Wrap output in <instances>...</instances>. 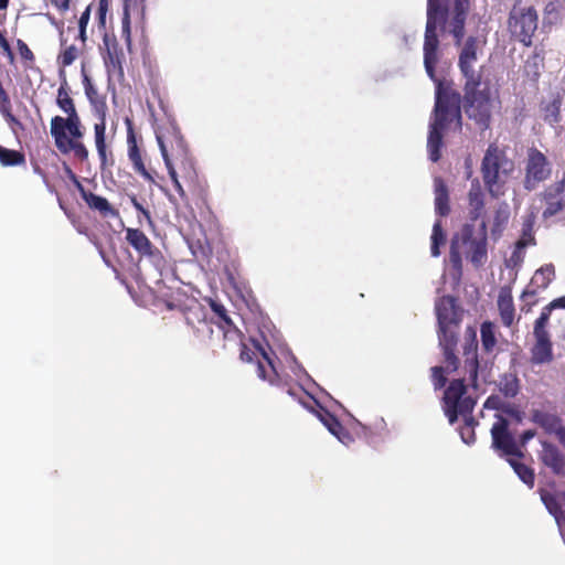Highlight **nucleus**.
I'll return each instance as SVG.
<instances>
[{
  "label": "nucleus",
  "mask_w": 565,
  "mask_h": 565,
  "mask_svg": "<svg viewBox=\"0 0 565 565\" xmlns=\"http://www.w3.org/2000/svg\"><path fill=\"white\" fill-rule=\"evenodd\" d=\"M469 338L466 340L463 345V356H465V371L467 374V380L470 385L473 387H478V370H479V361H478V342L476 331L472 328L468 329Z\"/></svg>",
  "instance_id": "23"
},
{
  "label": "nucleus",
  "mask_w": 565,
  "mask_h": 565,
  "mask_svg": "<svg viewBox=\"0 0 565 565\" xmlns=\"http://www.w3.org/2000/svg\"><path fill=\"white\" fill-rule=\"evenodd\" d=\"M239 345V359L246 363H256L257 375L259 379L269 382L271 385L278 383V373L274 364L275 353L267 352L258 342L252 341L253 347L243 342V335L239 339H232Z\"/></svg>",
  "instance_id": "9"
},
{
  "label": "nucleus",
  "mask_w": 565,
  "mask_h": 565,
  "mask_svg": "<svg viewBox=\"0 0 565 565\" xmlns=\"http://www.w3.org/2000/svg\"><path fill=\"white\" fill-rule=\"evenodd\" d=\"M500 392L505 397H514L520 391V381L513 373H505L500 379Z\"/></svg>",
  "instance_id": "39"
},
{
  "label": "nucleus",
  "mask_w": 565,
  "mask_h": 565,
  "mask_svg": "<svg viewBox=\"0 0 565 565\" xmlns=\"http://www.w3.org/2000/svg\"><path fill=\"white\" fill-rule=\"evenodd\" d=\"M509 463L511 465V467L513 468V470L518 475V477L526 486H529L530 488L534 487L535 476H534L533 469H531L526 465H524L518 460H514V459H509Z\"/></svg>",
  "instance_id": "42"
},
{
  "label": "nucleus",
  "mask_w": 565,
  "mask_h": 565,
  "mask_svg": "<svg viewBox=\"0 0 565 565\" xmlns=\"http://www.w3.org/2000/svg\"><path fill=\"white\" fill-rule=\"evenodd\" d=\"M484 193L478 180L471 182L468 192L469 218L475 222L484 214Z\"/></svg>",
  "instance_id": "27"
},
{
  "label": "nucleus",
  "mask_w": 565,
  "mask_h": 565,
  "mask_svg": "<svg viewBox=\"0 0 565 565\" xmlns=\"http://www.w3.org/2000/svg\"><path fill=\"white\" fill-rule=\"evenodd\" d=\"M431 246H430V253L431 256L438 257L440 255V246L445 245L446 243V235L443 230L441 221H436L433 226V233H431Z\"/></svg>",
  "instance_id": "43"
},
{
  "label": "nucleus",
  "mask_w": 565,
  "mask_h": 565,
  "mask_svg": "<svg viewBox=\"0 0 565 565\" xmlns=\"http://www.w3.org/2000/svg\"><path fill=\"white\" fill-rule=\"evenodd\" d=\"M558 441L565 447V426L562 429L557 430Z\"/></svg>",
  "instance_id": "60"
},
{
  "label": "nucleus",
  "mask_w": 565,
  "mask_h": 565,
  "mask_svg": "<svg viewBox=\"0 0 565 565\" xmlns=\"http://www.w3.org/2000/svg\"><path fill=\"white\" fill-rule=\"evenodd\" d=\"M508 220H509V211L507 210V207L498 209L495 211L494 218H493L492 232L500 233L503 230V227L505 226V224L508 223Z\"/></svg>",
  "instance_id": "48"
},
{
  "label": "nucleus",
  "mask_w": 565,
  "mask_h": 565,
  "mask_svg": "<svg viewBox=\"0 0 565 565\" xmlns=\"http://www.w3.org/2000/svg\"><path fill=\"white\" fill-rule=\"evenodd\" d=\"M320 418L332 435L343 433V425L339 422V419L335 416H333L328 411H324V414L321 415Z\"/></svg>",
  "instance_id": "46"
},
{
  "label": "nucleus",
  "mask_w": 565,
  "mask_h": 565,
  "mask_svg": "<svg viewBox=\"0 0 565 565\" xmlns=\"http://www.w3.org/2000/svg\"><path fill=\"white\" fill-rule=\"evenodd\" d=\"M130 202L132 204V206L143 215V217L149 222V223H152V220H151V213L148 209L143 207V205L137 200V198L135 195H132L130 198Z\"/></svg>",
  "instance_id": "51"
},
{
  "label": "nucleus",
  "mask_w": 565,
  "mask_h": 565,
  "mask_svg": "<svg viewBox=\"0 0 565 565\" xmlns=\"http://www.w3.org/2000/svg\"><path fill=\"white\" fill-rule=\"evenodd\" d=\"M533 420L544 428L547 433H554L557 436V430L564 428L561 425V419L553 414L536 411L533 414Z\"/></svg>",
  "instance_id": "37"
},
{
  "label": "nucleus",
  "mask_w": 565,
  "mask_h": 565,
  "mask_svg": "<svg viewBox=\"0 0 565 565\" xmlns=\"http://www.w3.org/2000/svg\"><path fill=\"white\" fill-rule=\"evenodd\" d=\"M90 17V7H87L85 11L81 14L78 21V28L86 29Z\"/></svg>",
  "instance_id": "56"
},
{
  "label": "nucleus",
  "mask_w": 565,
  "mask_h": 565,
  "mask_svg": "<svg viewBox=\"0 0 565 565\" xmlns=\"http://www.w3.org/2000/svg\"><path fill=\"white\" fill-rule=\"evenodd\" d=\"M540 459L557 477H565V456L555 445L544 441Z\"/></svg>",
  "instance_id": "24"
},
{
  "label": "nucleus",
  "mask_w": 565,
  "mask_h": 565,
  "mask_svg": "<svg viewBox=\"0 0 565 565\" xmlns=\"http://www.w3.org/2000/svg\"><path fill=\"white\" fill-rule=\"evenodd\" d=\"M493 448L503 451L509 456L522 457L521 450L518 448L515 440L509 431V422L503 416H498V420L491 428Z\"/></svg>",
  "instance_id": "19"
},
{
  "label": "nucleus",
  "mask_w": 565,
  "mask_h": 565,
  "mask_svg": "<svg viewBox=\"0 0 565 565\" xmlns=\"http://www.w3.org/2000/svg\"><path fill=\"white\" fill-rule=\"evenodd\" d=\"M68 172L82 199L92 211L97 212L104 218H115L119 216L118 210L115 209L106 198L87 191L78 181L77 177L72 172V170L68 169Z\"/></svg>",
  "instance_id": "20"
},
{
  "label": "nucleus",
  "mask_w": 565,
  "mask_h": 565,
  "mask_svg": "<svg viewBox=\"0 0 565 565\" xmlns=\"http://www.w3.org/2000/svg\"><path fill=\"white\" fill-rule=\"evenodd\" d=\"M481 41L470 35L461 43L458 56V67L465 79L462 106L469 119L473 120L481 129L490 126L492 116V90L491 82L483 78L482 66L479 71L475 68L478 61V51Z\"/></svg>",
  "instance_id": "1"
},
{
  "label": "nucleus",
  "mask_w": 565,
  "mask_h": 565,
  "mask_svg": "<svg viewBox=\"0 0 565 565\" xmlns=\"http://www.w3.org/2000/svg\"><path fill=\"white\" fill-rule=\"evenodd\" d=\"M17 47H18L19 54L22 60L28 61L30 63L34 62L35 56H34L33 52L31 51V49L28 46V44L23 40H21V39L17 40Z\"/></svg>",
  "instance_id": "50"
},
{
  "label": "nucleus",
  "mask_w": 565,
  "mask_h": 565,
  "mask_svg": "<svg viewBox=\"0 0 565 565\" xmlns=\"http://www.w3.org/2000/svg\"><path fill=\"white\" fill-rule=\"evenodd\" d=\"M448 14V8L444 0H427V21L424 38V66L427 75L435 79V68L438 63L439 40L437 26L439 22H445Z\"/></svg>",
  "instance_id": "7"
},
{
  "label": "nucleus",
  "mask_w": 565,
  "mask_h": 565,
  "mask_svg": "<svg viewBox=\"0 0 565 565\" xmlns=\"http://www.w3.org/2000/svg\"><path fill=\"white\" fill-rule=\"evenodd\" d=\"M0 49L2 50L3 53L9 52V50H11V46L4 35L0 38Z\"/></svg>",
  "instance_id": "59"
},
{
  "label": "nucleus",
  "mask_w": 565,
  "mask_h": 565,
  "mask_svg": "<svg viewBox=\"0 0 565 565\" xmlns=\"http://www.w3.org/2000/svg\"><path fill=\"white\" fill-rule=\"evenodd\" d=\"M25 162L24 154L0 146V163L4 167L20 166Z\"/></svg>",
  "instance_id": "41"
},
{
  "label": "nucleus",
  "mask_w": 565,
  "mask_h": 565,
  "mask_svg": "<svg viewBox=\"0 0 565 565\" xmlns=\"http://www.w3.org/2000/svg\"><path fill=\"white\" fill-rule=\"evenodd\" d=\"M157 141L166 167H170V161L173 159H180L181 156L190 152L188 142L174 122H170L168 127L157 132Z\"/></svg>",
  "instance_id": "11"
},
{
  "label": "nucleus",
  "mask_w": 565,
  "mask_h": 565,
  "mask_svg": "<svg viewBox=\"0 0 565 565\" xmlns=\"http://www.w3.org/2000/svg\"><path fill=\"white\" fill-rule=\"evenodd\" d=\"M211 308L220 318L218 327L223 330L224 338L226 340L239 339L242 337V332L235 327L224 306L213 301L211 303Z\"/></svg>",
  "instance_id": "30"
},
{
  "label": "nucleus",
  "mask_w": 565,
  "mask_h": 565,
  "mask_svg": "<svg viewBox=\"0 0 565 565\" xmlns=\"http://www.w3.org/2000/svg\"><path fill=\"white\" fill-rule=\"evenodd\" d=\"M435 311L438 322V341L444 353L446 369L454 372L459 366L456 350L463 309L459 306L457 298L446 295L436 300Z\"/></svg>",
  "instance_id": "3"
},
{
  "label": "nucleus",
  "mask_w": 565,
  "mask_h": 565,
  "mask_svg": "<svg viewBox=\"0 0 565 565\" xmlns=\"http://www.w3.org/2000/svg\"><path fill=\"white\" fill-rule=\"evenodd\" d=\"M431 381L436 391L446 385L447 377L445 376V369L443 366L431 367Z\"/></svg>",
  "instance_id": "49"
},
{
  "label": "nucleus",
  "mask_w": 565,
  "mask_h": 565,
  "mask_svg": "<svg viewBox=\"0 0 565 565\" xmlns=\"http://www.w3.org/2000/svg\"><path fill=\"white\" fill-rule=\"evenodd\" d=\"M498 310L502 324L507 328L512 327L515 319V307L511 287L504 286L500 289L498 296Z\"/></svg>",
  "instance_id": "26"
},
{
  "label": "nucleus",
  "mask_w": 565,
  "mask_h": 565,
  "mask_svg": "<svg viewBox=\"0 0 565 565\" xmlns=\"http://www.w3.org/2000/svg\"><path fill=\"white\" fill-rule=\"evenodd\" d=\"M467 386L463 379L452 380L444 392L443 409L449 423L457 422L459 415L472 413L476 401L466 396Z\"/></svg>",
  "instance_id": "10"
},
{
  "label": "nucleus",
  "mask_w": 565,
  "mask_h": 565,
  "mask_svg": "<svg viewBox=\"0 0 565 565\" xmlns=\"http://www.w3.org/2000/svg\"><path fill=\"white\" fill-rule=\"evenodd\" d=\"M555 279V267L553 264H545L535 270L530 282L521 294V299L526 302L530 310L537 303L536 296L545 290Z\"/></svg>",
  "instance_id": "17"
},
{
  "label": "nucleus",
  "mask_w": 565,
  "mask_h": 565,
  "mask_svg": "<svg viewBox=\"0 0 565 565\" xmlns=\"http://www.w3.org/2000/svg\"><path fill=\"white\" fill-rule=\"evenodd\" d=\"M103 43L104 46L100 47V52L108 77L122 79L125 76V53L121 45L115 36H109L108 34L104 35Z\"/></svg>",
  "instance_id": "15"
},
{
  "label": "nucleus",
  "mask_w": 565,
  "mask_h": 565,
  "mask_svg": "<svg viewBox=\"0 0 565 565\" xmlns=\"http://www.w3.org/2000/svg\"><path fill=\"white\" fill-rule=\"evenodd\" d=\"M108 2H109V0H99V3H98V18L103 24L105 23L106 12L108 9Z\"/></svg>",
  "instance_id": "54"
},
{
  "label": "nucleus",
  "mask_w": 565,
  "mask_h": 565,
  "mask_svg": "<svg viewBox=\"0 0 565 565\" xmlns=\"http://www.w3.org/2000/svg\"><path fill=\"white\" fill-rule=\"evenodd\" d=\"M461 416L463 418V426H461L459 430L460 437L465 444L471 445L476 441L475 428L478 425V422L472 416V413Z\"/></svg>",
  "instance_id": "40"
},
{
  "label": "nucleus",
  "mask_w": 565,
  "mask_h": 565,
  "mask_svg": "<svg viewBox=\"0 0 565 565\" xmlns=\"http://www.w3.org/2000/svg\"><path fill=\"white\" fill-rule=\"evenodd\" d=\"M0 113L4 116L8 122L20 125L19 120L11 113L10 97L2 85H0Z\"/></svg>",
  "instance_id": "44"
},
{
  "label": "nucleus",
  "mask_w": 565,
  "mask_h": 565,
  "mask_svg": "<svg viewBox=\"0 0 565 565\" xmlns=\"http://www.w3.org/2000/svg\"><path fill=\"white\" fill-rule=\"evenodd\" d=\"M539 493L545 508L555 518V520L559 519L565 513L562 509L563 504H565V492L540 488Z\"/></svg>",
  "instance_id": "28"
},
{
  "label": "nucleus",
  "mask_w": 565,
  "mask_h": 565,
  "mask_svg": "<svg viewBox=\"0 0 565 565\" xmlns=\"http://www.w3.org/2000/svg\"><path fill=\"white\" fill-rule=\"evenodd\" d=\"M288 394L291 395V396H295V392L292 390H288Z\"/></svg>",
  "instance_id": "64"
},
{
  "label": "nucleus",
  "mask_w": 565,
  "mask_h": 565,
  "mask_svg": "<svg viewBox=\"0 0 565 565\" xmlns=\"http://www.w3.org/2000/svg\"><path fill=\"white\" fill-rule=\"evenodd\" d=\"M481 345L484 352L491 353L497 345L495 326L491 321H484L480 327Z\"/></svg>",
  "instance_id": "38"
},
{
  "label": "nucleus",
  "mask_w": 565,
  "mask_h": 565,
  "mask_svg": "<svg viewBox=\"0 0 565 565\" xmlns=\"http://www.w3.org/2000/svg\"><path fill=\"white\" fill-rule=\"evenodd\" d=\"M334 436L344 445H349L353 441L352 435L344 427L342 434H337Z\"/></svg>",
  "instance_id": "57"
},
{
  "label": "nucleus",
  "mask_w": 565,
  "mask_h": 565,
  "mask_svg": "<svg viewBox=\"0 0 565 565\" xmlns=\"http://www.w3.org/2000/svg\"><path fill=\"white\" fill-rule=\"evenodd\" d=\"M539 26V13L534 6L514 0L508 14L507 28L512 40L529 47Z\"/></svg>",
  "instance_id": "8"
},
{
  "label": "nucleus",
  "mask_w": 565,
  "mask_h": 565,
  "mask_svg": "<svg viewBox=\"0 0 565 565\" xmlns=\"http://www.w3.org/2000/svg\"><path fill=\"white\" fill-rule=\"evenodd\" d=\"M532 244H535V237L533 235V223L532 221H526L523 224L522 236L516 242V247L521 249Z\"/></svg>",
  "instance_id": "45"
},
{
  "label": "nucleus",
  "mask_w": 565,
  "mask_h": 565,
  "mask_svg": "<svg viewBox=\"0 0 565 565\" xmlns=\"http://www.w3.org/2000/svg\"><path fill=\"white\" fill-rule=\"evenodd\" d=\"M562 96L559 93L552 94L547 100L542 103L544 120L556 124L561 120Z\"/></svg>",
  "instance_id": "33"
},
{
  "label": "nucleus",
  "mask_w": 565,
  "mask_h": 565,
  "mask_svg": "<svg viewBox=\"0 0 565 565\" xmlns=\"http://www.w3.org/2000/svg\"><path fill=\"white\" fill-rule=\"evenodd\" d=\"M127 126V146H128V158L132 164V169L136 173L140 174L145 180L153 182L154 179L150 171L146 168L142 159V151L138 143L132 121L126 118Z\"/></svg>",
  "instance_id": "22"
},
{
  "label": "nucleus",
  "mask_w": 565,
  "mask_h": 565,
  "mask_svg": "<svg viewBox=\"0 0 565 565\" xmlns=\"http://www.w3.org/2000/svg\"><path fill=\"white\" fill-rule=\"evenodd\" d=\"M81 49L75 44H67V41L61 38V51L57 55V64L61 66L60 74L65 75L64 68L72 65L81 55Z\"/></svg>",
  "instance_id": "32"
},
{
  "label": "nucleus",
  "mask_w": 565,
  "mask_h": 565,
  "mask_svg": "<svg viewBox=\"0 0 565 565\" xmlns=\"http://www.w3.org/2000/svg\"><path fill=\"white\" fill-rule=\"evenodd\" d=\"M535 436V431L532 429L524 430L520 437L521 444L524 445Z\"/></svg>",
  "instance_id": "58"
},
{
  "label": "nucleus",
  "mask_w": 565,
  "mask_h": 565,
  "mask_svg": "<svg viewBox=\"0 0 565 565\" xmlns=\"http://www.w3.org/2000/svg\"><path fill=\"white\" fill-rule=\"evenodd\" d=\"M552 175V163L547 157L536 148H530L525 162L524 188L535 190L542 182Z\"/></svg>",
  "instance_id": "12"
},
{
  "label": "nucleus",
  "mask_w": 565,
  "mask_h": 565,
  "mask_svg": "<svg viewBox=\"0 0 565 565\" xmlns=\"http://www.w3.org/2000/svg\"><path fill=\"white\" fill-rule=\"evenodd\" d=\"M52 6H54L60 12H65L70 8L71 0H50Z\"/></svg>",
  "instance_id": "55"
},
{
  "label": "nucleus",
  "mask_w": 565,
  "mask_h": 565,
  "mask_svg": "<svg viewBox=\"0 0 565 565\" xmlns=\"http://www.w3.org/2000/svg\"><path fill=\"white\" fill-rule=\"evenodd\" d=\"M547 326L548 323L544 322L543 318H537L534 321L533 335L535 342L531 348V363L534 365L551 363L554 359L553 343Z\"/></svg>",
  "instance_id": "14"
},
{
  "label": "nucleus",
  "mask_w": 565,
  "mask_h": 565,
  "mask_svg": "<svg viewBox=\"0 0 565 565\" xmlns=\"http://www.w3.org/2000/svg\"><path fill=\"white\" fill-rule=\"evenodd\" d=\"M9 0H0V10H6L8 8Z\"/></svg>",
  "instance_id": "63"
},
{
  "label": "nucleus",
  "mask_w": 565,
  "mask_h": 565,
  "mask_svg": "<svg viewBox=\"0 0 565 565\" xmlns=\"http://www.w3.org/2000/svg\"><path fill=\"white\" fill-rule=\"evenodd\" d=\"M127 243L140 255L152 259L156 264L163 262L161 252L151 243L148 236L139 228L125 230Z\"/></svg>",
  "instance_id": "21"
},
{
  "label": "nucleus",
  "mask_w": 565,
  "mask_h": 565,
  "mask_svg": "<svg viewBox=\"0 0 565 565\" xmlns=\"http://www.w3.org/2000/svg\"><path fill=\"white\" fill-rule=\"evenodd\" d=\"M182 313L186 326L199 341L206 342L212 339L213 323L207 319V312L203 305L193 300L182 309Z\"/></svg>",
  "instance_id": "13"
},
{
  "label": "nucleus",
  "mask_w": 565,
  "mask_h": 565,
  "mask_svg": "<svg viewBox=\"0 0 565 565\" xmlns=\"http://www.w3.org/2000/svg\"><path fill=\"white\" fill-rule=\"evenodd\" d=\"M78 39L84 44L86 41V29L79 28L78 30Z\"/></svg>",
  "instance_id": "61"
},
{
  "label": "nucleus",
  "mask_w": 565,
  "mask_h": 565,
  "mask_svg": "<svg viewBox=\"0 0 565 565\" xmlns=\"http://www.w3.org/2000/svg\"><path fill=\"white\" fill-rule=\"evenodd\" d=\"M3 54L8 57V60H9L10 62H12V61L14 60V54H13L12 49H11V50H9V52H4Z\"/></svg>",
  "instance_id": "62"
},
{
  "label": "nucleus",
  "mask_w": 565,
  "mask_h": 565,
  "mask_svg": "<svg viewBox=\"0 0 565 565\" xmlns=\"http://www.w3.org/2000/svg\"><path fill=\"white\" fill-rule=\"evenodd\" d=\"M167 169L175 191L179 193L182 200H185L186 194L179 181V175L186 181L194 182L196 178V171L194 159L191 152L186 153L185 156H181L180 159H173V161H170V167H167Z\"/></svg>",
  "instance_id": "18"
},
{
  "label": "nucleus",
  "mask_w": 565,
  "mask_h": 565,
  "mask_svg": "<svg viewBox=\"0 0 565 565\" xmlns=\"http://www.w3.org/2000/svg\"><path fill=\"white\" fill-rule=\"evenodd\" d=\"M83 84H84L85 94H86L88 100L90 102V104L94 106L97 115L98 116L106 115L107 105H106L105 96L100 95L97 92V89L94 87L89 77L86 74H84Z\"/></svg>",
  "instance_id": "34"
},
{
  "label": "nucleus",
  "mask_w": 565,
  "mask_h": 565,
  "mask_svg": "<svg viewBox=\"0 0 565 565\" xmlns=\"http://www.w3.org/2000/svg\"><path fill=\"white\" fill-rule=\"evenodd\" d=\"M470 9V1L469 0H454V11H463L468 12Z\"/></svg>",
  "instance_id": "53"
},
{
  "label": "nucleus",
  "mask_w": 565,
  "mask_h": 565,
  "mask_svg": "<svg viewBox=\"0 0 565 565\" xmlns=\"http://www.w3.org/2000/svg\"><path fill=\"white\" fill-rule=\"evenodd\" d=\"M71 88L67 84L65 75H63L62 83L57 89L56 104L61 110H63L67 117L78 115L75 108L73 98L70 95Z\"/></svg>",
  "instance_id": "31"
},
{
  "label": "nucleus",
  "mask_w": 565,
  "mask_h": 565,
  "mask_svg": "<svg viewBox=\"0 0 565 565\" xmlns=\"http://www.w3.org/2000/svg\"><path fill=\"white\" fill-rule=\"evenodd\" d=\"M555 309H565V295L552 300L548 305L543 307L537 318H543L544 322L548 323L551 313Z\"/></svg>",
  "instance_id": "47"
},
{
  "label": "nucleus",
  "mask_w": 565,
  "mask_h": 565,
  "mask_svg": "<svg viewBox=\"0 0 565 565\" xmlns=\"http://www.w3.org/2000/svg\"><path fill=\"white\" fill-rule=\"evenodd\" d=\"M544 204L542 217L551 218L565 210V171L540 194Z\"/></svg>",
  "instance_id": "16"
},
{
  "label": "nucleus",
  "mask_w": 565,
  "mask_h": 565,
  "mask_svg": "<svg viewBox=\"0 0 565 565\" xmlns=\"http://www.w3.org/2000/svg\"><path fill=\"white\" fill-rule=\"evenodd\" d=\"M480 236L475 237V228L471 224H465L459 235L451 239L449 257L455 267L461 266V247L475 265H481L487 258V223L480 224Z\"/></svg>",
  "instance_id": "6"
},
{
  "label": "nucleus",
  "mask_w": 565,
  "mask_h": 565,
  "mask_svg": "<svg viewBox=\"0 0 565 565\" xmlns=\"http://www.w3.org/2000/svg\"><path fill=\"white\" fill-rule=\"evenodd\" d=\"M543 66V58L539 54H532L524 62L523 76L535 85L541 77Z\"/></svg>",
  "instance_id": "35"
},
{
  "label": "nucleus",
  "mask_w": 565,
  "mask_h": 565,
  "mask_svg": "<svg viewBox=\"0 0 565 565\" xmlns=\"http://www.w3.org/2000/svg\"><path fill=\"white\" fill-rule=\"evenodd\" d=\"M436 97L434 107V119L429 125L427 138L428 157L433 162L441 158V148L444 147L443 132L449 124L457 122L461 127V95L451 88L449 84L444 83L435 76Z\"/></svg>",
  "instance_id": "2"
},
{
  "label": "nucleus",
  "mask_w": 565,
  "mask_h": 565,
  "mask_svg": "<svg viewBox=\"0 0 565 565\" xmlns=\"http://www.w3.org/2000/svg\"><path fill=\"white\" fill-rule=\"evenodd\" d=\"M122 33L126 36V41L128 45H130L131 39H130V17L128 9H125L124 18H122Z\"/></svg>",
  "instance_id": "52"
},
{
  "label": "nucleus",
  "mask_w": 565,
  "mask_h": 565,
  "mask_svg": "<svg viewBox=\"0 0 565 565\" xmlns=\"http://www.w3.org/2000/svg\"><path fill=\"white\" fill-rule=\"evenodd\" d=\"M468 12L454 11L449 21V33L455 39V45L459 46L465 36V25Z\"/></svg>",
  "instance_id": "36"
},
{
  "label": "nucleus",
  "mask_w": 565,
  "mask_h": 565,
  "mask_svg": "<svg viewBox=\"0 0 565 565\" xmlns=\"http://www.w3.org/2000/svg\"><path fill=\"white\" fill-rule=\"evenodd\" d=\"M515 169L514 161L495 143H490L481 161V175L490 195L498 196Z\"/></svg>",
  "instance_id": "4"
},
{
  "label": "nucleus",
  "mask_w": 565,
  "mask_h": 565,
  "mask_svg": "<svg viewBox=\"0 0 565 565\" xmlns=\"http://www.w3.org/2000/svg\"><path fill=\"white\" fill-rule=\"evenodd\" d=\"M51 135L54 138L56 148L62 153L73 152L81 161L88 159V150L81 141L84 136L82 122L78 115L63 118L55 116L51 119Z\"/></svg>",
  "instance_id": "5"
},
{
  "label": "nucleus",
  "mask_w": 565,
  "mask_h": 565,
  "mask_svg": "<svg viewBox=\"0 0 565 565\" xmlns=\"http://www.w3.org/2000/svg\"><path fill=\"white\" fill-rule=\"evenodd\" d=\"M95 145L100 161V168L114 163L111 151H108L106 145V115L98 116V121L94 125Z\"/></svg>",
  "instance_id": "25"
},
{
  "label": "nucleus",
  "mask_w": 565,
  "mask_h": 565,
  "mask_svg": "<svg viewBox=\"0 0 565 565\" xmlns=\"http://www.w3.org/2000/svg\"><path fill=\"white\" fill-rule=\"evenodd\" d=\"M435 212L439 216H447L450 213L449 191L445 181L437 177L434 180Z\"/></svg>",
  "instance_id": "29"
}]
</instances>
